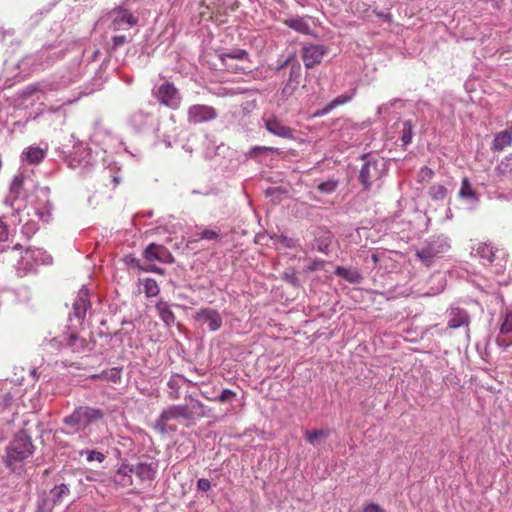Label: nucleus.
Instances as JSON below:
<instances>
[{
  "instance_id": "nucleus-42",
  "label": "nucleus",
  "mask_w": 512,
  "mask_h": 512,
  "mask_svg": "<svg viewBox=\"0 0 512 512\" xmlns=\"http://www.w3.org/2000/svg\"><path fill=\"white\" fill-rule=\"evenodd\" d=\"M142 284H143V291H144L146 297L151 298V297H155L159 294L160 288L155 279L145 278L142 280Z\"/></svg>"
},
{
  "instance_id": "nucleus-14",
  "label": "nucleus",
  "mask_w": 512,
  "mask_h": 512,
  "mask_svg": "<svg viewBox=\"0 0 512 512\" xmlns=\"http://www.w3.org/2000/svg\"><path fill=\"white\" fill-rule=\"evenodd\" d=\"M94 161L95 160L91 154V150L86 146L80 144L74 146L73 152L69 157V166L73 169H86L92 166Z\"/></svg>"
},
{
  "instance_id": "nucleus-12",
  "label": "nucleus",
  "mask_w": 512,
  "mask_h": 512,
  "mask_svg": "<svg viewBox=\"0 0 512 512\" xmlns=\"http://www.w3.org/2000/svg\"><path fill=\"white\" fill-rule=\"evenodd\" d=\"M110 19L113 30H126L138 23V17L122 6L111 11Z\"/></svg>"
},
{
  "instance_id": "nucleus-61",
  "label": "nucleus",
  "mask_w": 512,
  "mask_h": 512,
  "mask_svg": "<svg viewBox=\"0 0 512 512\" xmlns=\"http://www.w3.org/2000/svg\"><path fill=\"white\" fill-rule=\"evenodd\" d=\"M393 106V102L382 104L378 107V114L386 113Z\"/></svg>"
},
{
  "instance_id": "nucleus-22",
  "label": "nucleus",
  "mask_w": 512,
  "mask_h": 512,
  "mask_svg": "<svg viewBox=\"0 0 512 512\" xmlns=\"http://www.w3.org/2000/svg\"><path fill=\"white\" fill-rule=\"evenodd\" d=\"M67 348H70L73 353L90 352L94 348V342L79 336L76 333L67 334Z\"/></svg>"
},
{
  "instance_id": "nucleus-17",
  "label": "nucleus",
  "mask_w": 512,
  "mask_h": 512,
  "mask_svg": "<svg viewBox=\"0 0 512 512\" xmlns=\"http://www.w3.org/2000/svg\"><path fill=\"white\" fill-rule=\"evenodd\" d=\"M143 256L147 261H158L161 263L174 262V258L169 250L165 246L156 243L149 244L145 248Z\"/></svg>"
},
{
  "instance_id": "nucleus-3",
  "label": "nucleus",
  "mask_w": 512,
  "mask_h": 512,
  "mask_svg": "<svg viewBox=\"0 0 512 512\" xmlns=\"http://www.w3.org/2000/svg\"><path fill=\"white\" fill-rule=\"evenodd\" d=\"M35 446L31 436L24 430L19 431L6 447L4 463L14 473H20L26 460L32 457Z\"/></svg>"
},
{
  "instance_id": "nucleus-7",
  "label": "nucleus",
  "mask_w": 512,
  "mask_h": 512,
  "mask_svg": "<svg viewBox=\"0 0 512 512\" xmlns=\"http://www.w3.org/2000/svg\"><path fill=\"white\" fill-rule=\"evenodd\" d=\"M52 257L41 248H27L17 262L16 270L20 276L26 275L37 265L51 264Z\"/></svg>"
},
{
  "instance_id": "nucleus-4",
  "label": "nucleus",
  "mask_w": 512,
  "mask_h": 512,
  "mask_svg": "<svg viewBox=\"0 0 512 512\" xmlns=\"http://www.w3.org/2000/svg\"><path fill=\"white\" fill-rule=\"evenodd\" d=\"M15 210L19 215V222L24 221V216H27V219L21 228V234L27 239H30L39 229L38 223L31 216H36L43 222H48L51 216V206L48 199L44 200V205L42 207L25 206L24 209L21 210L18 206Z\"/></svg>"
},
{
  "instance_id": "nucleus-62",
  "label": "nucleus",
  "mask_w": 512,
  "mask_h": 512,
  "mask_svg": "<svg viewBox=\"0 0 512 512\" xmlns=\"http://www.w3.org/2000/svg\"><path fill=\"white\" fill-rule=\"evenodd\" d=\"M497 343L499 346L504 347V348H508L509 346L512 345V341H507L505 338H500V337L497 338Z\"/></svg>"
},
{
  "instance_id": "nucleus-56",
  "label": "nucleus",
  "mask_w": 512,
  "mask_h": 512,
  "mask_svg": "<svg viewBox=\"0 0 512 512\" xmlns=\"http://www.w3.org/2000/svg\"><path fill=\"white\" fill-rule=\"evenodd\" d=\"M362 512H385V510L376 503H368L363 506Z\"/></svg>"
},
{
  "instance_id": "nucleus-43",
  "label": "nucleus",
  "mask_w": 512,
  "mask_h": 512,
  "mask_svg": "<svg viewBox=\"0 0 512 512\" xmlns=\"http://www.w3.org/2000/svg\"><path fill=\"white\" fill-rule=\"evenodd\" d=\"M121 373L122 368L120 367H113L108 370H104L100 373V377L102 380H106L109 382H112L114 384L120 383L121 381Z\"/></svg>"
},
{
  "instance_id": "nucleus-18",
  "label": "nucleus",
  "mask_w": 512,
  "mask_h": 512,
  "mask_svg": "<svg viewBox=\"0 0 512 512\" xmlns=\"http://www.w3.org/2000/svg\"><path fill=\"white\" fill-rule=\"evenodd\" d=\"M263 120H264V126L269 133H271L277 137L284 138V139H294L295 138L294 130L291 127L283 124V122L280 121L279 119H277L275 117H270V118H264Z\"/></svg>"
},
{
  "instance_id": "nucleus-23",
  "label": "nucleus",
  "mask_w": 512,
  "mask_h": 512,
  "mask_svg": "<svg viewBox=\"0 0 512 512\" xmlns=\"http://www.w3.org/2000/svg\"><path fill=\"white\" fill-rule=\"evenodd\" d=\"M220 59L223 63V65L232 72H241L244 71V67H240L238 65H232L229 63L230 60H248V52L244 49H233L229 52L222 53L220 55Z\"/></svg>"
},
{
  "instance_id": "nucleus-39",
  "label": "nucleus",
  "mask_w": 512,
  "mask_h": 512,
  "mask_svg": "<svg viewBox=\"0 0 512 512\" xmlns=\"http://www.w3.org/2000/svg\"><path fill=\"white\" fill-rule=\"evenodd\" d=\"M52 500H50L54 505L62 502V500L69 495L70 489L66 484H60L55 486L51 490Z\"/></svg>"
},
{
  "instance_id": "nucleus-49",
  "label": "nucleus",
  "mask_w": 512,
  "mask_h": 512,
  "mask_svg": "<svg viewBox=\"0 0 512 512\" xmlns=\"http://www.w3.org/2000/svg\"><path fill=\"white\" fill-rule=\"evenodd\" d=\"M297 87H298V85L287 81L281 90V93H280L281 98L286 100L289 97H291L294 94V92L296 91Z\"/></svg>"
},
{
  "instance_id": "nucleus-21",
  "label": "nucleus",
  "mask_w": 512,
  "mask_h": 512,
  "mask_svg": "<svg viewBox=\"0 0 512 512\" xmlns=\"http://www.w3.org/2000/svg\"><path fill=\"white\" fill-rule=\"evenodd\" d=\"M90 307L89 291L83 287L73 303L72 315L81 323L86 315L87 309Z\"/></svg>"
},
{
  "instance_id": "nucleus-1",
  "label": "nucleus",
  "mask_w": 512,
  "mask_h": 512,
  "mask_svg": "<svg viewBox=\"0 0 512 512\" xmlns=\"http://www.w3.org/2000/svg\"><path fill=\"white\" fill-rule=\"evenodd\" d=\"M104 411L91 406H78L73 412L62 419L66 435L78 434L79 438L88 444H96L98 440L92 439V434L99 424L103 422Z\"/></svg>"
},
{
  "instance_id": "nucleus-5",
  "label": "nucleus",
  "mask_w": 512,
  "mask_h": 512,
  "mask_svg": "<svg viewBox=\"0 0 512 512\" xmlns=\"http://www.w3.org/2000/svg\"><path fill=\"white\" fill-rule=\"evenodd\" d=\"M451 248L450 239L446 235H434L429 237L416 251V256L427 267L431 266L434 259L447 253Z\"/></svg>"
},
{
  "instance_id": "nucleus-57",
  "label": "nucleus",
  "mask_w": 512,
  "mask_h": 512,
  "mask_svg": "<svg viewBox=\"0 0 512 512\" xmlns=\"http://www.w3.org/2000/svg\"><path fill=\"white\" fill-rule=\"evenodd\" d=\"M197 488L202 492H207L211 488V483L208 479L201 478L197 481Z\"/></svg>"
},
{
  "instance_id": "nucleus-30",
  "label": "nucleus",
  "mask_w": 512,
  "mask_h": 512,
  "mask_svg": "<svg viewBox=\"0 0 512 512\" xmlns=\"http://www.w3.org/2000/svg\"><path fill=\"white\" fill-rule=\"evenodd\" d=\"M335 275L343 278L351 284H359L362 282L363 277L360 271L356 268H346L343 266H337L334 271Z\"/></svg>"
},
{
  "instance_id": "nucleus-6",
  "label": "nucleus",
  "mask_w": 512,
  "mask_h": 512,
  "mask_svg": "<svg viewBox=\"0 0 512 512\" xmlns=\"http://www.w3.org/2000/svg\"><path fill=\"white\" fill-rule=\"evenodd\" d=\"M31 189H35L40 196L45 198V200L48 198L49 188H39L35 185L32 178L25 176L23 173H18L14 176L10 185V193L7 201H9L10 205L14 207V202L20 197L26 196V193Z\"/></svg>"
},
{
  "instance_id": "nucleus-20",
  "label": "nucleus",
  "mask_w": 512,
  "mask_h": 512,
  "mask_svg": "<svg viewBox=\"0 0 512 512\" xmlns=\"http://www.w3.org/2000/svg\"><path fill=\"white\" fill-rule=\"evenodd\" d=\"M448 327L457 329L460 327H468L470 324V316L468 312L460 307L451 306L447 311Z\"/></svg>"
},
{
  "instance_id": "nucleus-2",
  "label": "nucleus",
  "mask_w": 512,
  "mask_h": 512,
  "mask_svg": "<svg viewBox=\"0 0 512 512\" xmlns=\"http://www.w3.org/2000/svg\"><path fill=\"white\" fill-rule=\"evenodd\" d=\"M204 404L196 399H191L189 405H169L162 410L153 428L161 434L175 432L177 424L194 422L197 418L203 417Z\"/></svg>"
},
{
  "instance_id": "nucleus-51",
  "label": "nucleus",
  "mask_w": 512,
  "mask_h": 512,
  "mask_svg": "<svg viewBox=\"0 0 512 512\" xmlns=\"http://www.w3.org/2000/svg\"><path fill=\"white\" fill-rule=\"evenodd\" d=\"M200 239L217 240L219 238V231L213 229H204L200 234Z\"/></svg>"
},
{
  "instance_id": "nucleus-50",
  "label": "nucleus",
  "mask_w": 512,
  "mask_h": 512,
  "mask_svg": "<svg viewBox=\"0 0 512 512\" xmlns=\"http://www.w3.org/2000/svg\"><path fill=\"white\" fill-rule=\"evenodd\" d=\"M54 504L50 499L43 498L38 501L36 512H52Z\"/></svg>"
},
{
  "instance_id": "nucleus-16",
  "label": "nucleus",
  "mask_w": 512,
  "mask_h": 512,
  "mask_svg": "<svg viewBox=\"0 0 512 512\" xmlns=\"http://www.w3.org/2000/svg\"><path fill=\"white\" fill-rule=\"evenodd\" d=\"M498 252H500V249L491 242H477L471 247V255L488 264L494 262Z\"/></svg>"
},
{
  "instance_id": "nucleus-34",
  "label": "nucleus",
  "mask_w": 512,
  "mask_h": 512,
  "mask_svg": "<svg viewBox=\"0 0 512 512\" xmlns=\"http://www.w3.org/2000/svg\"><path fill=\"white\" fill-rule=\"evenodd\" d=\"M285 65H289V68H290L289 78H288L287 81H289L290 83H294L296 85H299L300 79H301V72H302V68H301L300 63L298 61H296V60L291 61V59L288 58L285 61V63L279 67V69L284 67Z\"/></svg>"
},
{
  "instance_id": "nucleus-60",
  "label": "nucleus",
  "mask_w": 512,
  "mask_h": 512,
  "mask_svg": "<svg viewBox=\"0 0 512 512\" xmlns=\"http://www.w3.org/2000/svg\"><path fill=\"white\" fill-rule=\"evenodd\" d=\"M375 15L384 21L390 23L392 21V15L389 12H383V11H374Z\"/></svg>"
},
{
  "instance_id": "nucleus-36",
  "label": "nucleus",
  "mask_w": 512,
  "mask_h": 512,
  "mask_svg": "<svg viewBox=\"0 0 512 512\" xmlns=\"http://www.w3.org/2000/svg\"><path fill=\"white\" fill-rule=\"evenodd\" d=\"M279 150L274 147H266V146H254L248 152V157L256 159L259 162H262V156L277 153Z\"/></svg>"
},
{
  "instance_id": "nucleus-38",
  "label": "nucleus",
  "mask_w": 512,
  "mask_h": 512,
  "mask_svg": "<svg viewBox=\"0 0 512 512\" xmlns=\"http://www.w3.org/2000/svg\"><path fill=\"white\" fill-rule=\"evenodd\" d=\"M201 395L210 401L219 402V403L233 402L237 397L236 392H234L231 389H223L221 391V393L215 397H208L205 395L204 392H202Z\"/></svg>"
},
{
  "instance_id": "nucleus-63",
  "label": "nucleus",
  "mask_w": 512,
  "mask_h": 512,
  "mask_svg": "<svg viewBox=\"0 0 512 512\" xmlns=\"http://www.w3.org/2000/svg\"><path fill=\"white\" fill-rule=\"evenodd\" d=\"M443 289H444V287L442 286L441 288L437 289L436 291H434L432 293H427V295H436V294L440 293Z\"/></svg>"
},
{
  "instance_id": "nucleus-41",
  "label": "nucleus",
  "mask_w": 512,
  "mask_h": 512,
  "mask_svg": "<svg viewBox=\"0 0 512 512\" xmlns=\"http://www.w3.org/2000/svg\"><path fill=\"white\" fill-rule=\"evenodd\" d=\"M186 379L183 376L176 375L171 377L168 382L167 386L170 389L169 395L172 399L179 398V389L181 387V383L184 382Z\"/></svg>"
},
{
  "instance_id": "nucleus-28",
  "label": "nucleus",
  "mask_w": 512,
  "mask_h": 512,
  "mask_svg": "<svg viewBox=\"0 0 512 512\" xmlns=\"http://www.w3.org/2000/svg\"><path fill=\"white\" fill-rule=\"evenodd\" d=\"M74 100L66 99L61 106L56 108H47L41 112V116L46 120H52L55 117L56 124L62 126L66 120V111L63 109L64 105L73 103Z\"/></svg>"
},
{
  "instance_id": "nucleus-55",
  "label": "nucleus",
  "mask_w": 512,
  "mask_h": 512,
  "mask_svg": "<svg viewBox=\"0 0 512 512\" xmlns=\"http://www.w3.org/2000/svg\"><path fill=\"white\" fill-rule=\"evenodd\" d=\"M329 245L330 243L326 240H316V249L321 253L327 254L329 251Z\"/></svg>"
},
{
  "instance_id": "nucleus-31",
  "label": "nucleus",
  "mask_w": 512,
  "mask_h": 512,
  "mask_svg": "<svg viewBox=\"0 0 512 512\" xmlns=\"http://www.w3.org/2000/svg\"><path fill=\"white\" fill-rule=\"evenodd\" d=\"M155 308L159 317L167 327H170L175 323V315L168 302L161 299L156 303Z\"/></svg>"
},
{
  "instance_id": "nucleus-64",
  "label": "nucleus",
  "mask_w": 512,
  "mask_h": 512,
  "mask_svg": "<svg viewBox=\"0 0 512 512\" xmlns=\"http://www.w3.org/2000/svg\"><path fill=\"white\" fill-rule=\"evenodd\" d=\"M90 378L93 379V380L101 379L100 373L99 374H93V375L90 376Z\"/></svg>"
},
{
  "instance_id": "nucleus-29",
  "label": "nucleus",
  "mask_w": 512,
  "mask_h": 512,
  "mask_svg": "<svg viewBox=\"0 0 512 512\" xmlns=\"http://www.w3.org/2000/svg\"><path fill=\"white\" fill-rule=\"evenodd\" d=\"M157 471V464L155 462H139L134 465V474L141 481L153 480Z\"/></svg>"
},
{
  "instance_id": "nucleus-13",
  "label": "nucleus",
  "mask_w": 512,
  "mask_h": 512,
  "mask_svg": "<svg viewBox=\"0 0 512 512\" xmlns=\"http://www.w3.org/2000/svg\"><path fill=\"white\" fill-rule=\"evenodd\" d=\"M194 319L202 325L206 324L208 330L211 332L218 331L223 324L221 314L216 309L210 307L201 308L196 311Z\"/></svg>"
},
{
  "instance_id": "nucleus-54",
  "label": "nucleus",
  "mask_w": 512,
  "mask_h": 512,
  "mask_svg": "<svg viewBox=\"0 0 512 512\" xmlns=\"http://www.w3.org/2000/svg\"><path fill=\"white\" fill-rule=\"evenodd\" d=\"M284 279H285L286 282L290 283L293 286H298L299 285V279L296 276L294 271H286L284 273Z\"/></svg>"
},
{
  "instance_id": "nucleus-53",
  "label": "nucleus",
  "mask_w": 512,
  "mask_h": 512,
  "mask_svg": "<svg viewBox=\"0 0 512 512\" xmlns=\"http://www.w3.org/2000/svg\"><path fill=\"white\" fill-rule=\"evenodd\" d=\"M280 243L286 248H296L299 245L298 240L284 235L280 237Z\"/></svg>"
},
{
  "instance_id": "nucleus-37",
  "label": "nucleus",
  "mask_w": 512,
  "mask_h": 512,
  "mask_svg": "<svg viewBox=\"0 0 512 512\" xmlns=\"http://www.w3.org/2000/svg\"><path fill=\"white\" fill-rule=\"evenodd\" d=\"M36 59L38 61L37 66L45 68L54 62V54L51 53L50 47H45L37 53Z\"/></svg>"
},
{
  "instance_id": "nucleus-33",
  "label": "nucleus",
  "mask_w": 512,
  "mask_h": 512,
  "mask_svg": "<svg viewBox=\"0 0 512 512\" xmlns=\"http://www.w3.org/2000/svg\"><path fill=\"white\" fill-rule=\"evenodd\" d=\"M512 143V132L508 130H504L499 132L493 140L492 150L493 151H502L505 147L511 145Z\"/></svg>"
},
{
  "instance_id": "nucleus-52",
  "label": "nucleus",
  "mask_w": 512,
  "mask_h": 512,
  "mask_svg": "<svg viewBox=\"0 0 512 512\" xmlns=\"http://www.w3.org/2000/svg\"><path fill=\"white\" fill-rule=\"evenodd\" d=\"M131 474H134V465L122 463L117 471L118 476L130 477Z\"/></svg>"
},
{
  "instance_id": "nucleus-27",
  "label": "nucleus",
  "mask_w": 512,
  "mask_h": 512,
  "mask_svg": "<svg viewBox=\"0 0 512 512\" xmlns=\"http://www.w3.org/2000/svg\"><path fill=\"white\" fill-rule=\"evenodd\" d=\"M47 149V145L44 148L39 146H29L22 152L21 159L29 164H39L45 159Z\"/></svg>"
},
{
  "instance_id": "nucleus-8",
  "label": "nucleus",
  "mask_w": 512,
  "mask_h": 512,
  "mask_svg": "<svg viewBox=\"0 0 512 512\" xmlns=\"http://www.w3.org/2000/svg\"><path fill=\"white\" fill-rule=\"evenodd\" d=\"M365 159L366 161L359 173V180L364 190H369L375 183L381 180L385 170V162L383 159L374 157H365Z\"/></svg>"
},
{
  "instance_id": "nucleus-10",
  "label": "nucleus",
  "mask_w": 512,
  "mask_h": 512,
  "mask_svg": "<svg viewBox=\"0 0 512 512\" xmlns=\"http://www.w3.org/2000/svg\"><path fill=\"white\" fill-rule=\"evenodd\" d=\"M217 117V110L210 105L194 104L187 110V121L193 125L210 122L215 120Z\"/></svg>"
},
{
  "instance_id": "nucleus-48",
  "label": "nucleus",
  "mask_w": 512,
  "mask_h": 512,
  "mask_svg": "<svg viewBox=\"0 0 512 512\" xmlns=\"http://www.w3.org/2000/svg\"><path fill=\"white\" fill-rule=\"evenodd\" d=\"M433 176H434V171L427 166H423L418 173V182H420V183L429 182L433 178Z\"/></svg>"
},
{
  "instance_id": "nucleus-11",
  "label": "nucleus",
  "mask_w": 512,
  "mask_h": 512,
  "mask_svg": "<svg viewBox=\"0 0 512 512\" xmlns=\"http://www.w3.org/2000/svg\"><path fill=\"white\" fill-rule=\"evenodd\" d=\"M80 77L79 64L74 65V70L71 73V76L67 78L66 76H61L59 80H47L42 83L37 84L36 90L41 93H48L52 91H58L63 88L68 87L70 84L76 82Z\"/></svg>"
},
{
  "instance_id": "nucleus-25",
  "label": "nucleus",
  "mask_w": 512,
  "mask_h": 512,
  "mask_svg": "<svg viewBox=\"0 0 512 512\" xmlns=\"http://www.w3.org/2000/svg\"><path fill=\"white\" fill-rule=\"evenodd\" d=\"M311 20L310 16H292L283 21V23L289 27L290 29L304 34L310 35L312 33L309 21Z\"/></svg>"
},
{
  "instance_id": "nucleus-40",
  "label": "nucleus",
  "mask_w": 512,
  "mask_h": 512,
  "mask_svg": "<svg viewBox=\"0 0 512 512\" xmlns=\"http://www.w3.org/2000/svg\"><path fill=\"white\" fill-rule=\"evenodd\" d=\"M400 138L403 145H408L413 139V124L411 120H405L401 123Z\"/></svg>"
},
{
  "instance_id": "nucleus-32",
  "label": "nucleus",
  "mask_w": 512,
  "mask_h": 512,
  "mask_svg": "<svg viewBox=\"0 0 512 512\" xmlns=\"http://www.w3.org/2000/svg\"><path fill=\"white\" fill-rule=\"evenodd\" d=\"M459 197L462 200L466 201H472L477 203L479 201V197L477 195V192L472 187L469 179L467 177H464L461 182V187L459 190Z\"/></svg>"
},
{
  "instance_id": "nucleus-59",
  "label": "nucleus",
  "mask_w": 512,
  "mask_h": 512,
  "mask_svg": "<svg viewBox=\"0 0 512 512\" xmlns=\"http://www.w3.org/2000/svg\"><path fill=\"white\" fill-rule=\"evenodd\" d=\"M8 238V229L6 224L0 218V242L6 241Z\"/></svg>"
},
{
  "instance_id": "nucleus-9",
  "label": "nucleus",
  "mask_w": 512,
  "mask_h": 512,
  "mask_svg": "<svg viewBox=\"0 0 512 512\" xmlns=\"http://www.w3.org/2000/svg\"><path fill=\"white\" fill-rule=\"evenodd\" d=\"M153 93L160 104L173 110L180 107L181 95L173 83L166 81L156 87Z\"/></svg>"
},
{
  "instance_id": "nucleus-58",
  "label": "nucleus",
  "mask_w": 512,
  "mask_h": 512,
  "mask_svg": "<svg viewBox=\"0 0 512 512\" xmlns=\"http://www.w3.org/2000/svg\"><path fill=\"white\" fill-rule=\"evenodd\" d=\"M126 40V36L124 35L114 36L112 38L113 49H118L119 47H121L126 42Z\"/></svg>"
},
{
  "instance_id": "nucleus-35",
  "label": "nucleus",
  "mask_w": 512,
  "mask_h": 512,
  "mask_svg": "<svg viewBox=\"0 0 512 512\" xmlns=\"http://www.w3.org/2000/svg\"><path fill=\"white\" fill-rule=\"evenodd\" d=\"M329 435L330 431L328 429H314L305 431L306 440L313 446L318 444L319 439L327 438Z\"/></svg>"
},
{
  "instance_id": "nucleus-47",
  "label": "nucleus",
  "mask_w": 512,
  "mask_h": 512,
  "mask_svg": "<svg viewBox=\"0 0 512 512\" xmlns=\"http://www.w3.org/2000/svg\"><path fill=\"white\" fill-rule=\"evenodd\" d=\"M337 187H338V182L333 179H329L327 181L321 182L318 185V190L321 193L330 194V193L334 192Z\"/></svg>"
},
{
  "instance_id": "nucleus-19",
  "label": "nucleus",
  "mask_w": 512,
  "mask_h": 512,
  "mask_svg": "<svg viewBox=\"0 0 512 512\" xmlns=\"http://www.w3.org/2000/svg\"><path fill=\"white\" fill-rule=\"evenodd\" d=\"M67 334L62 333L60 335L51 336V333H49V336L44 337L41 343L42 350L46 354L50 355H56L62 349L67 348V340H66Z\"/></svg>"
},
{
  "instance_id": "nucleus-24",
  "label": "nucleus",
  "mask_w": 512,
  "mask_h": 512,
  "mask_svg": "<svg viewBox=\"0 0 512 512\" xmlns=\"http://www.w3.org/2000/svg\"><path fill=\"white\" fill-rule=\"evenodd\" d=\"M153 115L149 111L139 109L129 117V124L137 131H143L153 124Z\"/></svg>"
},
{
  "instance_id": "nucleus-26",
  "label": "nucleus",
  "mask_w": 512,
  "mask_h": 512,
  "mask_svg": "<svg viewBox=\"0 0 512 512\" xmlns=\"http://www.w3.org/2000/svg\"><path fill=\"white\" fill-rule=\"evenodd\" d=\"M356 89H352L349 92L343 93L339 96H337L335 99H333L331 102L327 103L322 109H319L315 112L314 116H324L328 113H330L333 109H335L337 106L343 105L348 103L353 99L355 96Z\"/></svg>"
},
{
  "instance_id": "nucleus-45",
  "label": "nucleus",
  "mask_w": 512,
  "mask_h": 512,
  "mask_svg": "<svg viewBox=\"0 0 512 512\" xmlns=\"http://www.w3.org/2000/svg\"><path fill=\"white\" fill-rule=\"evenodd\" d=\"M79 455L83 456L86 455V459L89 463L97 461L99 463H102L105 460L104 453L96 450H88V449H82L79 451Z\"/></svg>"
},
{
  "instance_id": "nucleus-15",
  "label": "nucleus",
  "mask_w": 512,
  "mask_h": 512,
  "mask_svg": "<svg viewBox=\"0 0 512 512\" xmlns=\"http://www.w3.org/2000/svg\"><path fill=\"white\" fill-rule=\"evenodd\" d=\"M327 53V49L323 45L308 44L302 48V59L307 69L313 68L319 64L323 56Z\"/></svg>"
},
{
  "instance_id": "nucleus-46",
  "label": "nucleus",
  "mask_w": 512,
  "mask_h": 512,
  "mask_svg": "<svg viewBox=\"0 0 512 512\" xmlns=\"http://www.w3.org/2000/svg\"><path fill=\"white\" fill-rule=\"evenodd\" d=\"M500 333L502 335L512 334V311H508L502 316Z\"/></svg>"
},
{
  "instance_id": "nucleus-44",
  "label": "nucleus",
  "mask_w": 512,
  "mask_h": 512,
  "mask_svg": "<svg viewBox=\"0 0 512 512\" xmlns=\"http://www.w3.org/2000/svg\"><path fill=\"white\" fill-rule=\"evenodd\" d=\"M447 188L442 184H434L430 186L428 190V195L434 201H443L447 196Z\"/></svg>"
}]
</instances>
